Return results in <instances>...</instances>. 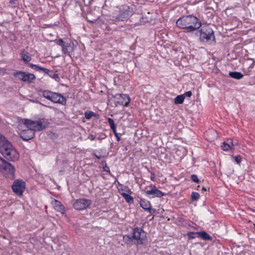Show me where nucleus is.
I'll list each match as a JSON object with an SVG mask.
<instances>
[{
	"instance_id": "1",
	"label": "nucleus",
	"mask_w": 255,
	"mask_h": 255,
	"mask_svg": "<svg viewBox=\"0 0 255 255\" xmlns=\"http://www.w3.org/2000/svg\"><path fill=\"white\" fill-rule=\"evenodd\" d=\"M178 27L186 29L188 32L196 31L201 27L202 23L195 16L188 15L178 18L176 22Z\"/></svg>"
},
{
	"instance_id": "2",
	"label": "nucleus",
	"mask_w": 255,
	"mask_h": 255,
	"mask_svg": "<svg viewBox=\"0 0 255 255\" xmlns=\"http://www.w3.org/2000/svg\"><path fill=\"white\" fill-rule=\"evenodd\" d=\"M0 152L7 160L15 162L18 160L19 155L12 144L5 137L0 134Z\"/></svg>"
},
{
	"instance_id": "3",
	"label": "nucleus",
	"mask_w": 255,
	"mask_h": 255,
	"mask_svg": "<svg viewBox=\"0 0 255 255\" xmlns=\"http://www.w3.org/2000/svg\"><path fill=\"white\" fill-rule=\"evenodd\" d=\"M199 30V40L201 43L209 44L216 43L214 32L209 25L201 26Z\"/></svg>"
},
{
	"instance_id": "4",
	"label": "nucleus",
	"mask_w": 255,
	"mask_h": 255,
	"mask_svg": "<svg viewBox=\"0 0 255 255\" xmlns=\"http://www.w3.org/2000/svg\"><path fill=\"white\" fill-rule=\"evenodd\" d=\"M39 93H41V96L45 99L55 103L60 104L62 105L66 104V98L61 94L52 92L48 90H39Z\"/></svg>"
},
{
	"instance_id": "5",
	"label": "nucleus",
	"mask_w": 255,
	"mask_h": 255,
	"mask_svg": "<svg viewBox=\"0 0 255 255\" xmlns=\"http://www.w3.org/2000/svg\"><path fill=\"white\" fill-rule=\"evenodd\" d=\"M15 168L10 163L0 156V171L7 179L12 180L14 178Z\"/></svg>"
},
{
	"instance_id": "6",
	"label": "nucleus",
	"mask_w": 255,
	"mask_h": 255,
	"mask_svg": "<svg viewBox=\"0 0 255 255\" xmlns=\"http://www.w3.org/2000/svg\"><path fill=\"white\" fill-rule=\"evenodd\" d=\"M131 238L136 241V245H142L147 240L146 233L142 228L136 227L132 230Z\"/></svg>"
},
{
	"instance_id": "7",
	"label": "nucleus",
	"mask_w": 255,
	"mask_h": 255,
	"mask_svg": "<svg viewBox=\"0 0 255 255\" xmlns=\"http://www.w3.org/2000/svg\"><path fill=\"white\" fill-rule=\"evenodd\" d=\"M23 123L26 128L32 130L34 132L36 130L40 131L46 128V126L43 125L40 120L35 121L29 119H23Z\"/></svg>"
},
{
	"instance_id": "8",
	"label": "nucleus",
	"mask_w": 255,
	"mask_h": 255,
	"mask_svg": "<svg viewBox=\"0 0 255 255\" xmlns=\"http://www.w3.org/2000/svg\"><path fill=\"white\" fill-rule=\"evenodd\" d=\"M13 75L17 80L28 83H32L33 80L35 79V76L33 74L23 71L15 72Z\"/></svg>"
},
{
	"instance_id": "9",
	"label": "nucleus",
	"mask_w": 255,
	"mask_h": 255,
	"mask_svg": "<svg viewBox=\"0 0 255 255\" xmlns=\"http://www.w3.org/2000/svg\"><path fill=\"white\" fill-rule=\"evenodd\" d=\"M25 182L22 179H16L13 183L12 189L13 192L16 195L21 196L22 195L25 190Z\"/></svg>"
},
{
	"instance_id": "10",
	"label": "nucleus",
	"mask_w": 255,
	"mask_h": 255,
	"mask_svg": "<svg viewBox=\"0 0 255 255\" xmlns=\"http://www.w3.org/2000/svg\"><path fill=\"white\" fill-rule=\"evenodd\" d=\"M92 204L91 200L85 198H79L76 199L73 205L77 210H83L89 207Z\"/></svg>"
},
{
	"instance_id": "11",
	"label": "nucleus",
	"mask_w": 255,
	"mask_h": 255,
	"mask_svg": "<svg viewBox=\"0 0 255 255\" xmlns=\"http://www.w3.org/2000/svg\"><path fill=\"white\" fill-rule=\"evenodd\" d=\"M149 189L148 190V187H146L143 191L146 195H152V197L160 198L165 195V193L162 192L161 191L158 190L155 185L151 184L149 186Z\"/></svg>"
},
{
	"instance_id": "12",
	"label": "nucleus",
	"mask_w": 255,
	"mask_h": 255,
	"mask_svg": "<svg viewBox=\"0 0 255 255\" xmlns=\"http://www.w3.org/2000/svg\"><path fill=\"white\" fill-rule=\"evenodd\" d=\"M20 137L25 141L32 139L34 136V132L28 128L22 130L20 133Z\"/></svg>"
},
{
	"instance_id": "13",
	"label": "nucleus",
	"mask_w": 255,
	"mask_h": 255,
	"mask_svg": "<svg viewBox=\"0 0 255 255\" xmlns=\"http://www.w3.org/2000/svg\"><path fill=\"white\" fill-rule=\"evenodd\" d=\"M117 98L119 100L118 103L121 105L127 107L130 102V98L127 94H118L116 96Z\"/></svg>"
},
{
	"instance_id": "14",
	"label": "nucleus",
	"mask_w": 255,
	"mask_h": 255,
	"mask_svg": "<svg viewBox=\"0 0 255 255\" xmlns=\"http://www.w3.org/2000/svg\"><path fill=\"white\" fill-rule=\"evenodd\" d=\"M52 204L55 210H56L57 212H59L62 214H64L65 213V207L60 201L54 199L52 201Z\"/></svg>"
},
{
	"instance_id": "15",
	"label": "nucleus",
	"mask_w": 255,
	"mask_h": 255,
	"mask_svg": "<svg viewBox=\"0 0 255 255\" xmlns=\"http://www.w3.org/2000/svg\"><path fill=\"white\" fill-rule=\"evenodd\" d=\"M131 15V12L128 9H126L120 13L118 16V19L121 21H126L130 17Z\"/></svg>"
},
{
	"instance_id": "16",
	"label": "nucleus",
	"mask_w": 255,
	"mask_h": 255,
	"mask_svg": "<svg viewBox=\"0 0 255 255\" xmlns=\"http://www.w3.org/2000/svg\"><path fill=\"white\" fill-rule=\"evenodd\" d=\"M21 60L26 63H28L31 60V56L28 52H25V49L21 50L20 53Z\"/></svg>"
},
{
	"instance_id": "17",
	"label": "nucleus",
	"mask_w": 255,
	"mask_h": 255,
	"mask_svg": "<svg viewBox=\"0 0 255 255\" xmlns=\"http://www.w3.org/2000/svg\"><path fill=\"white\" fill-rule=\"evenodd\" d=\"M197 237L202 238L204 240L212 241L213 240L212 237L210 236L205 231H201L196 232Z\"/></svg>"
},
{
	"instance_id": "18",
	"label": "nucleus",
	"mask_w": 255,
	"mask_h": 255,
	"mask_svg": "<svg viewBox=\"0 0 255 255\" xmlns=\"http://www.w3.org/2000/svg\"><path fill=\"white\" fill-rule=\"evenodd\" d=\"M140 206L145 210L150 211L151 206L150 203L148 200L144 199H140Z\"/></svg>"
},
{
	"instance_id": "19",
	"label": "nucleus",
	"mask_w": 255,
	"mask_h": 255,
	"mask_svg": "<svg viewBox=\"0 0 255 255\" xmlns=\"http://www.w3.org/2000/svg\"><path fill=\"white\" fill-rule=\"evenodd\" d=\"M28 65L29 67L38 72L42 71L44 73H48V72H49V69L40 67L38 65L34 64L32 63H28Z\"/></svg>"
},
{
	"instance_id": "20",
	"label": "nucleus",
	"mask_w": 255,
	"mask_h": 255,
	"mask_svg": "<svg viewBox=\"0 0 255 255\" xmlns=\"http://www.w3.org/2000/svg\"><path fill=\"white\" fill-rule=\"evenodd\" d=\"M234 147V145L231 139H228L227 141L222 143V148L225 151H229Z\"/></svg>"
},
{
	"instance_id": "21",
	"label": "nucleus",
	"mask_w": 255,
	"mask_h": 255,
	"mask_svg": "<svg viewBox=\"0 0 255 255\" xmlns=\"http://www.w3.org/2000/svg\"><path fill=\"white\" fill-rule=\"evenodd\" d=\"M229 76L232 78L240 80L243 78L244 74L240 72L233 71L229 72Z\"/></svg>"
},
{
	"instance_id": "22",
	"label": "nucleus",
	"mask_w": 255,
	"mask_h": 255,
	"mask_svg": "<svg viewBox=\"0 0 255 255\" xmlns=\"http://www.w3.org/2000/svg\"><path fill=\"white\" fill-rule=\"evenodd\" d=\"M62 52L64 54L69 53L73 51V47L69 43H65L64 46L62 48Z\"/></svg>"
},
{
	"instance_id": "23",
	"label": "nucleus",
	"mask_w": 255,
	"mask_h": 255,
	"mask_svg": "<svg viewBox=\"0 0 255 255\" xmlns=\"http://www.w3.org/2000/svg\"><path fill=\"white\" fill-rule=\"evenodd\" d=\"M121 195L125 199L126 201L128 204H131L133 203L134 200L133 197L128 195V193L122 192L121 193Z\"/></svg>"
},
{
	"instance_id": "24",
	"label": "nucleus",
	"mask_w": 255,
	"mask_h": 255,
	"mask_svg": "<svg viewBox=\"0 0 255 255\" xmlns=\"http://www.w3.org/2000/svg\"><path fill=\"white\" fill-rule=\"evenodd\" d=\"M184 100V95H178L174 99V103L176 105L178 104H182Z\"/></svg>"
},
{
	"instance_id": "25",
	"label": "nucleus",
	"mask_w": 255,
	"mask_h": 255,
	"mask_svg": "<svg viewBox=\"0 0 255 255\" xmlns=\"http://www.w3.org/2000/svg\"><path fill=\"white\" fill-rule=\"evenodd\" d=\"M46 74H47L49 77L51 78L54 79L57 81H58L59 80V76L58 74L54 73L53 71L50 70L48 73H45Z\"/></svg>"
},
{
	"instance_id": "26",
	"label": "nucleus",
	"mask_w": 255,
	"mask_h": 255,
	"mask_svg": "<svg viewBox=\"0 0 255 255\" xmlns=\"http://www.w3.org/2000/svg\"><path fill=\"white\" fill-rule=\"evenodd\" d=\"M108 121L110 126L111 128L112 129L113 131H115L116 130V125H115L113 119L111 118H108Z\"/></svg>"
},
{
	"instance_id": "27",
	"label": "nucleus",
	"mask_w": 255,
	"mask_h": 255,
	"mask_svg": "<svg viewBox=\"0 0 255 255\" xmlns=\"http://www.w3.org/2000/svg\"><path fill=\"white\" fill-rule=\"evenodd\" d=\"M191 198L192 201H196L200 198V194L197 192H192Z\"/></svg>"
},
{
	"instance_id": "28",
	"label": "nucleus",
	"mask_w": 255,
	"mask_h": 255,
	"mask_svg": "<svg viewBox=\"0 0 255 255\" xmlns=\"http://www.w3.org/2000/svg\"><path fill=\"white\" fill-rule=\"evenodd\" d=\"M123 240L127 244H129L133 241V240L131 238V236H130L129 235H124L123 236Z\"/></svg>"
},
{
	"instance_id": "29",
	"label": "nucleus",
	"mask_w": 255,
	"mask_h": 255,
	"mask_svg": "<svg viewBox=\"0 0 255 255\" xmlns=\"http://www.w3.org/2000/svg\"><path fill=\"white\" fill-rule=\"evenodd\" d=\"M150 19L147 17H140V21L139 24H144L145 23L149 22Z\"/></svg>"
},
{
	"instance_id": "30",
	"label": "nucleus",
	"mask_w": 255,
	"mask_h": 255,
	"mask_svg": "<svg viewBox=\"0 0 255 255\" xmlns=\"http://www.w3.org/2000/svg\"><path fill=\"white\" fill-rule=\"evenodd\" d=\"M119 190L124 191L127 193H128L129 194H131L132 193V192L131 191L130 189L128 188V186H122L120 188H119Z\"/></svg>"
},
{
	"instance_id": "31",
	"label": "nucleus",
	"mask_w": 255,
	"mask_h": 255,
	"mask_svg": "<svg viewBox=\"0 0 255 255\" xmlns=\"http://www.w3.org/2000/svg\"><path fill=\"white\" fill-rule=\"evenodd\" d=\"M92 111H88L85 113V117L87 120H90L93 117L92 116Z\"/></svg>"
},
{
	"instance_id": "32",
	"label": "nucleus",
	"mask_w": 255,
	"mask_h": 255,
	"mask_svg": "<svg viewBox=\"0 0 255 255\" xmlns=\"http://www.w3.org/2000/svg\"><path fill=\"white\" fill-rule=\"evenodd\" d=\"M191 180L192 181H193L194 182H196L197 183H198L200 182V180L198 179L197 176L196 175H195V174H192L191 175Z\"/></svg>"
},
{
	"instance_id": "33",
	"label": "nucleus",
	"mask_w": 255,
	"mask_h": 255,
	"mask_svg": "<svg viewBox=\"0 0 255 255\" xmlns=\"http://www.w3.org/2000/svg\"><path fill=\"white\" fill-rule=\"evenodd\" d=\"M196 232H190L187 234V236L189 239H193L196 237Z\"/></svg>"
},
{
	"instance_id": "34",
	"label": "nucleus",
	"mask_w": 255,
	"mask_h": 255,
	"mask_svg": "<svg viewBox=\"0 0 255 255\" xmlns=\"http://www.w3.org/2000/svg\"><path fill=\"white\" fill-rule=\"evenodd\" d=\"M55 41L57 45L61 46L62 47L64 46V44L66 43L62 39L56 40Z\"/></svg>"
},
{
	"instance_id": "35",
	"label": "nucleus",
	"mask_w": 255,
	"mask_h": 255,
	"mask_svg": "<svg viewBox=\"0 0 255 255\" xmlns=\"http://www.w3.org/2000/svg\"><path fill=\"white\" fill-rule=\"evenodd\" d=\"M9 4L12 6L15 7L17 5V1L16 0H10L9 2Z\"/></svg>"
},
{
	"instance_id": "36",
	"label": "nucleus",
	"mask_w": 255,
	"mask_h": 255,
	"mask_svg": "<svg viewBox=\"0 0 255 255\" xmlns=\"http://www.w3.org/2000/svg\"><path fill=\"white\" fill-rule=\"evenodd\" d=\"M235 160L237 163L240 164L242 161V158L240 155H238L235 157Z\"/></svg>"
},
{
	"instance_id": "37",
	"label": "nucleus",
	"mask_w": 255,
	"mask_h": 255,
	"mask_svg": "<svg viewBox=\"0 0 255 255\" xmlns=\"http://www.w3.org/2000/svg\"><path fill=\"white\" fill-rule=\"evenodd\" d=\"M113 132H114V134H115V136H116V138H117V140L118 141H119L121 140V138H120V135H120H120H122V134L118 133V132H117V130H116V131H113Z\"/></svg>"
},
{
	"instance_id": "38",
	"label": "nucleus",
	"mask_w": 255,
	"mask_h": 255,
	"mask_svg": "<svg viewBox=\"0 0 255 255\" xmlns=\"http://www.w3.org/2000/svg\"><path fill=\"white\" fill-rule=\"evenodd\" d=\"M106 137L107 135L105 133H102L99 137H97V138L99 140H102L106 138Z\"/></svg>"
},
{
	"instance_id": "39",
	"label": "nucleus",
	"mask_w": 255,
	"mask_h": 255,
	"mask_svg": "<svg viewBox=\"0 0 255 255\" xmlns=\"http://www.w3.org/2000/svg\"><path fill=\"white\" fill-rule=\"evenodd\" d=\"M103 169L105 171L110 173V168L107 166V164H105V165L103 167Z\"/></svg>"
},
{
	"instance_id": "40",
	"label": "nucleus",
	"mask_w": 255,
	"mask_h": 255,
	"mask_svg": "<svg viewBox=\"0 0 255 255\" xmlns=\"http://www.w3.org/2000/svg\"><path fill=\"white\" fill-rule=\"evenodd\" d=\"M183 95H184V98L185 97H190L192 96V92L191 91H188L185 92Z\"/></svg>"
},
{
	"instance_id": "41",
	"label": "nucleus",
	"mask_w": 255,
	"mask_h": 255,
	"mask_svg": "<svg viewBox=\"0 0 255 255\" xmlns=\"http://www.w3.org/2000/svg\"><path fill=\"white\" fill-rule=\"evenodd\" d=\"M96 136H95L93 134H90L88 137V138L90 139L92 141L95 140L96 139Z\"/></svg>"
},
{
	"instance_id": "42",
	"label": "nucleus",
	"mask_w": 255,
	"mask_h": 255,
	"mask_svg": "<svg viewBox=\"0 0 255 255\" xmlns=\"http://www.w3.org/2000/svg\"><path fill=\"white\" fill-rule=\"evenodd\" d=\"M92 116L93 117H94L96 119H98L100 118V115L97 113H95L94 112H92Z\"/></svg>"
},
{
	"instance_id": "43",
	"label": "nucleus",
	"mask_w": 255,
	"mask_h": 255,
	"mask_svg": "<svg viewBox=\"0 0 255 255\" xmlns=\"http://www.w3.org/2000/svg\"><path fill=\"white\" fill-rule=\"evenodd\" d=\"M94 155L98 159H100L102 157L101 155H98L96 153H94Z\"/></svg>"
},
{
	"instance_id": "44",
	"label": "nucleus",
	"mask_w": 255,
	"mask_h": 255,
	"mask_svg": "<svg viewBox=\"0 0 255 255\" xmlns=\"http://www.w3.org/2000/svg\"><path fill=\"white\" fill-rule=\"evenodd\" d=\"M150 173H151V176L150 177V179L152 181H154V177H155V175H154V173H153L152 172H150Z\"/></svg>"
},
{
	"instance_id": "45",
	"label": "nucleus",
	"mask_w": 255,
	"mask_h": 255,
	"mask_svg": "<svg viewBox=\"0 0 255 255\" xmlns=\"http://www.w3.org/2000/svg\"><path fill=\"white\" fill-rule=\"evenodd\" d=\"M202 190L206 191L207 190V189H206V188L205 187H203L202 188Z\"/></svg>"
},
{
	"instance_id": "46",
	"label": "nucleus",
	"mask_w": 255,
	"mask_h": 255,
	"mask_svg": "<svg viewBox=\"0 0 255 255\" xmlns=\"http://www.w3.org/2000/svg\"><path fill=\"white\" fill-rule=\"evenodd\" d=\"M118 184L119 186H120L121 187L123 186V185L121 184V183H120L119 182H118Z\"/></svg>"
},
{
	"instance_id": "47",
	"label": "nucleus",
	"mask_w": 255,
	"mask_h": 255,
	"mask_svg": "<svg viewBox=\"0 0 255 255\" xmlns=\"http://www.w3.org/2000/svg\"><path fill=\"white\" fill-rule=\"evenodd\" d=\"M246 75H249V72H247V73H246Z\"/></svg>"
}]
</instances>
